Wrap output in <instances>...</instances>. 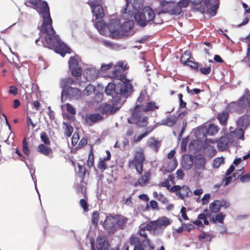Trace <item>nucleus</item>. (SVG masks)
I'll return each instance as SVG.
<instances>
[{
    "label": "nucleus",
    "instance_id": "nucleus-1",
    "mask_svg": "<svg viewBox=\"0 0 250 250\" xmlns=\"http://www.w3.org/2000/svg\"><path fill=\"white\" fill-rule=\"evenodd\" d=\"M126 69V63L124 62H120L115 65L111 78L120 80L117 84L109 83L105 89L106 95L111 96L113 99L112 105L103 104L100 107V111L103 114H112L119 110L125 101L132 91V86L129 80L125 78L124 73Z\"/></svg>",
    "mask_w": 250,
    "mask_h": 250
},
{
    "label": "nucleus",
    "instance_id": "nucleus-2",
    "mask_svg": "<svg viewBox=\"0 0 250 250\" xmlns=\"http://www.w3.org/2000/svg\"><path fill=\"white\" fill-rule=\"evenodd\" d=\"M25 4L36 10L42 19L41 28V36L45 34L44 40L41 43L45 47L55 48V52L64 57L66 53H70V49L62 42L52 27L49 8L46 2L42 0H26Z\"/></svg>",
    "mask_w": 250,
    "mask_h": 250
},
{
    "label": "nucleus",
    "instance_id": "nucleus-3",
    "mask_svg": "<svg viewBox=\"0 0 250 250\" xmlns=\"http://www.w3.org/2000/svg\"><path fill=\"white\" fill-rule=\"evenodd\" d=\"M132 21L125 22L121 26L119 20L117 19H111L107 24V28L109 31V34L113 38H118L123 35V30L128 32L130 30L133 26Z\"/></svg>",
    "mask_w": 250,
    "mask_h": 250
},
{
    "label": "nucleus",
    "instance_id": "nucleus-4",
    "mask_svg": "<svg viewBox=\"0 0 250 250\" xmlns=\"http://www.w3.org/2000/svg\"><path fill=\"white\" fill-rule=\"evenodd\" d=\"M144 113L139 106H135L134 108L131 110L132 116L128 119V122L135 124L140 127L146 126L148 124L147 117L143 115Z\"/></svg>",
    "mask_w": 250,
    "mask_h": 250
},
{
    "label": "nucleus",
    "instance_id": "nucleus-5",
    "mask_svg": "<svg viewBox=\"0 0 250 250\" xmlns=\"http://www.w3.org/2000/svg\"><path fill=\"white\" fill-rule=\"evenodd\" d=\"M145 161V155L142 148L136 149L134 152V157L132 160L129 161L130 167H134L137 172L142 173L143 171V165Z\"/></svg>",
    "mask_w": 250,
    "mask_h": 250
},
{
    "label": "nucleus",
    "instance_id": "nucleus-6",
    "mask_svg": "<svg viewBox=\"0 0 250 250\" xmlns=\"http://www.w3.org/2000/svg\"><path fill=\"white\" fill-rule=\"evenodd\" d=\"M170 220L166 217L163 216L154 221H151L146 226L147 230L153 231L154 233H159L163 230V228H166L170 224Z\"/></svg>",
    "mask_w": 250,
    "mask_h": 250
},
{
    "label": "nucleus",
    "instance_id": "nucleus-7",
    "mask_svg": "<svg viewBox=\"0 0 250 250\" xmlns=\"http://www.w3.org/2000/svg\"><path fill=\"white\" fill-rule=\"evenodd\" d=\"M250 95L246 93L241 98H240L237 102H233L229 105V108L232 111L241 112L242 109L244 108L248 104L250 100Z\"/></svg>",
    "mask_w": 250,
    "mask_h": 250
},
{
    "label": "nucleus",
    "instance_id": "nucleus-8",
    "mask_svg": "<svg viewBox=\"0 0 250 250\" xmlns=\"http://www.w3.org/2000/svg\"><path fill=\"white\" fill-rule=\"evenodd\" d=\"M103 1L104 0H95L88 2L92 9L93 16L96 18V19L102 18L104 15V9L102 6Z\"/></svg>",
    "mask_w": 250,
    "mask_h": 250
},
{
    "label": "nucleus",
    "instance_id": "nucleus-9",
    "mask_svg": "<svg viewBox=\"0 0 250 250\" xmlns=\"http://www.w3.org/2000/svg\"><path fill=\"white\" fill-rule=\"evenodd\" d=\"M61 94V100L63 102L68 96L71 99H79L81 97L82 92L77 88L69 87L67 89H62Z\"/></svg>",
    "mask_w": 250,
    "mask_h": 250
},
{
    "label": "nucleus",
    "instance_id": "nucleus-10",
    "mask_svg": "<svg viewBox=\"0 0 250 250\" xmlns=\"http://www.w3.org/2000/svg\"><path fill=\"white\" fill-rule=\"evenodd\" d=\"M145 21H148L149 22L152 21L155 18V13L153 10L148 7H145L142 11V12H136L134 14L135 20H137L143 24V22H141L140 19L142 17H144Z\"/></svg>",
    "mask_w": 250,
    "mask_h": 250
},
{
    "label": "nucleus",
    "instance_id": "nucleus-11",
    "mask_svg": "<svg viewBox=\"0 0 250 250\" xmlns=\"http://www.w3.org/2000/svg\"><path fill=\"white\" fill-rule=\"evenodd\" d=\"M69 67L71 72V74L77 77L80 76L82 72V69L80 66L77 55L71 57L69 61Z\"/></svg>",
    "mask_w": 250,
    "mask_h": 250
},
{
    "label": "nucleus",
    "instance_id": "nucleus-12",
    "mask_svg": "<svg viewBox=\"0 0 250 250\" xmlns=\"http://www.w3.org/2000/svg\"><path fill=\"white\" fill-rule=\"evenodd\" d=\"M234 143L233 136L231 134H227L220 138L217 143V146L220 150H224L229 146L233 145Z\"/></svg>",
    "mask_w": 250,
    "mask_h": 250
},
{
    "label": "nucleus",
    "instance_id": "nucleus-13",
    "mask_svg": "<svg viewBox=\"0 0 250 250\" xmlns=\"http://www.w3.org/2000/svg\"><path fill=\"white\" fill-rule=\"evenodd\" d=\"M117 222V216L109 215L106 216L103 226L104 229L113 232L115 230V227Z\"/></svg>",
    "mask_w": 250,
    "mask_h": 250
},
{
    "label": "nucleus",
    "instance_id": "nucleus-14",
    "mask_svg": "<svg viewBox=\"0 0 250 250\" xmlns=\"http://www.w3.org/2000/svg\"><path fill=\"white\" fill-rule=\"evenodd\" d=\"M234 170V167L233 165L230 166L229 169L226 172V175L227 176L226 180L225 185H228L231 182V181L234 180L239 178L240 175L244 172L243 167L239 169L236 172H234L232 174V176H229Z\"/></svg>",
    "mask_w": 250,
    "mask_h": 250
},
{
    "label": "nucleus",
    "instance_id": "nucleus-15",
    "mask_svg": "<svg viewBox=\"0 0 250 250\" xmlns=\"http://www.w3.org/2000/svg\"><path fill=\"white\" fill-rule=\"evenodd\" d=\"M99 74V70L92 67L86 68L83 73L85 79L89 81L95 80L98 78Z\"/></svg>",
    "mask_w": 250,
    "mask_h": 250
},
{
    "label": "nucleus",
    "instance_id": "nucleus-16",
    "mask_svg": "<svg viewBox=\"0 0 250 250\" xmlns=\"http://www.w3.org/2000/svg\"><path fill=\"white\" fill-rule=\"evenodd\" d=\"M103 119V117L99 113L86 114L83 117L85 123L89 125H92L95 123L102 121Z\"/></svg>",
    "mask_w": 250,
    "mask_h": 250
},
{
    "label": "nucleus",
    "instance_id": "nucleus-17",
    "mask_svg": "<svg viewBox=\"0 0 250 250\" xmlns=\"http://www.w3.org/2000/svg\"><path fill=\"white\" fill-rule=\"evenodd\" d=\"M110 246L104 235L98 236L96 240V248L98 250H108Z\"/></svg>",
    "mask_w": 250,
    "mask_h": 250
},
{
    "label": "nucleus",
    "instance_id": "nucleus-18",
    "mask_svg": "<svg viewBox=\"0 0 250 250\" xmlns=\"http://www.w3.org/2000/svg\"><path fill=\"white\" fill-rule=\"evenodd\" d=\"M172 4V1L161 0L160 1L159 9L157 11V14L160 15L162 13L169 14L170 10Z\"/></svg>",
    "mask_w": 250,
    "mask_h": 250
},
{
    "label": "nucleus",
    "instance_id": "nucleus-19",
    "mask_svg": "<svg viewBox=\"0 0 250 250\" xmlns=\"http://www.w3.org/2000/svg\"><path fill=\"white\" fill-rule=\"evenodd\" d=\"M134 14V11L130 7L128 0H126L125 7L121 11V17L125 20H129Z\"/></svg>",
    "mask_w": 250,
    "mask_h": 250
},
{
    "label": "nucleus",
    "instance_id": "nucleus-20",
    "mask_svg": "<svg viewBox=\"0 0 250 250\" xmlns=\"http://www.w3.org/2000/svg\"><path fill=\"white\" fill-rule=\"evenodd\" d=\"M154 246L151 244L148 239H145L142 243L135 246L133 250H154ZM125 250H129V247H127Z\"/></svg>",
    "mask_w": 250,
    "mask_h": 250
},
{
    "label": "nucleus",
    "instance_id": "nucleus-21",
    "mask_svg": "<svg viewBox=\"0 0 250 250\" xmlns=\"http://www.w3.org/2000/svg\"><path fill=\"white\" fill-rule=\"evenodd\" d=\"M151 177V173L149 171H146L144 172L143 175L140 177L138 181L134 184V186L137 187L140 185L141 186H145L147 185L149 182Z\"/></svg>",
    "mask_w": 250,
    "mask_h": 250
},
{
    "label": "nucleus",
    "instance_id": "nucleus-22",
    "mask_svg": "<svg viewBox=\"0 0 250 250\" xmlns=\"http://www.w3.org/2000/svg\"><path fill=\"white\" fill-rule=\"evenodd\" d=\"M206 160L202 155H198L196 157L194 165L197 170L203 171L205 169Z\"/></svg>",
    "mask_w": 250,
    "mask_h": 250
},
{
    "label": "nucleus",
    "instance_id": "nucleus-23",
    "mask_svg": "<svg viewBox=\"0 0 250 250\" xmlns=\"http://www.w3.org/2000/svg\"><path fill=\"white\" fill-rule=\"evenodd\" d=\"M95 26L99 33L102 35H107L108 32L106 30L107 25L103 20H100L95 23Z\"/></svg>",
    "mask_w": 250,
    "mask_h": 250
},
{
    "label": "nucleus",
    "instance_id": "nucleus-24",
    "mask_svg": "<svg viewBox=\"0 0 250 250\" xmlns=\"http://www.w3.org/2000/svg\"><path fill=\"white\" fill-rule=\"evenodd\" d=\"M136 106H139L141 108L142 111L143 112L153 111L159 108L158 106L157 105L156 103L154 102L147 103L146 105H144L143 104H137Z\"/></svg>",
    "mask_w": 250,
    "mask_h": 250
},
{
    "label": "nucleus",
    "instance_id": "nucleus-25",
    "mask_svg": "<svg viewBox=\"0 0 250 250\" xmlns=\"http://www.w3.org/2000/svg\"><path fill=\"white\" fill-rule=\"evenodd\" d=\"M147 146L151 149L157 152L160 147L161 143L160 141L156 140L154 138H149L147 142Z\"/></svg>",
    "mask_w": 250,
    "mask_h": 250
},
{
    "label": "nucleus",
    "instance_id": "nucleus-26",
    "mask_svg": "<svg viewBox=\"0 0 250 250\" xmlns=\"http://www.w3.org/2000/svg\"><path fill=\"white\" fill-rule=\"evenodd\" d=\"M182 167L186 169H189L193 164V159L188 156H184L182 161Z\"/></svg>",
    "mask_w": 250,
    "mask_h": 250
},
{
    "label": "nucleus",
    "instance_id": "nucleus-27",
    "mask_svg": "<svg viewBox=\"0 0 250 250\" xmlns=\"http://www.w3.org/2000/svg\"><path fill=\"white\" fill-rule=\"evenodd\" d=\"M37 151L44 156H48L52 152V149L44 144H40L37 147Z\"/></svg>",
    "mask_w": 250,
    "mask_h": 250
},
{
    "label": "nucleus",
    "instance_id": "nucleus-28",
    "mask_svg": "<svg viewBox=\"0 0 250 250\" xmlns=\"http://www.w3.org/2000/svg\"><path fill=\"white\" fill-rule=\"evenodd\" d=\"M176 121L177 119L176 117L170 116L162 120L160 123V125L168 126H172L176 124Z\"/></svg>",
    "mask_w": 250,
    "mask_h": 250
},
{
    "label": "nucleus",
    "instance_id": "nucleus-29",
    "mask_svg": "<svg viewBox=\"0 0 250 250\" xmlns=\"http://www.w3.org/2000/svg\"><path fill=\"white\" fill-rule=\"evenodd\" d=\"M107 157L104 158V159H100V160L98 164V167L101 169L102 171L104 170L106 168L105 161H108L110 159L111 154L109 150H106Z\"/></svg>",
    "mask_w": 250,
    "mask_h": 250
},
{
    "label": "nucleus",
    "instance_id": "nucleus-30",
    "mask_svg": "<svg viewBox=\"0 0 250 250\" xmlns=\"http://www.w3.org/2000/svg\"><path fill=\"white\" fill-rule=\"evenodd\" d=\"M155 128V126H149L146 128V131L143 134L138 136H135L133 138V142L137 143L140 142L143 138L146 137L149 133H150Z\"/></svg>",
    "mask_w": 250,
    "mask_h": 250
},
{
    "label": "nucleus",
    "instance_id": "nucleus-31",
    "mask_svg": "<svg viewBox=\"0 0 250 250\" xmlns=\"http://www.w3.org/2000/svg\"><path fill=\"white\" fill-rule=\"evenodd\" d=\"M222 207V204L220 200H215L209 205V208L212 212H218Z\"/></svg>",
    "mask_w": 250,
    "mask_h": 250
},
{
    "label": "nucleus",
    "instance_id": "nucleus-32",
    "mask_svg": "<svg viewBox=\"0 0 250 250\" xmlns=\"http://www.w3.org/2000/svg\"><path fill=\"white\" fill-rule=\"evenodd\" d=\"M189 191L190 190L188 187L186 186L181 187L180 190L177 193V196L181 199H184L185 197L188 196Z\"/></svg>",
    "mask_w": 250,
    "mask_h": 250
},
{
    "label": "nucleus",
    "instance_id": "nucleus-33",
    "mask_svg": "<svg viewBox=\"0 0 250 250\" xmlns=\"http://www.w3.org/2000/svg\"><path fill=\"white\" fill-rule=\"evenodd\" d=\"M230 134H231L233 136V135H234V137L233 136V137L234 138V139H240L242 140H244V131L242 129H241V128L236 129L233 131H232L231 128L230 127Z\"/></svg>",
    "mask_w": 250,
    "mask_h": 250
},
{
    "label": "nucleus",
    "instance_id": "nucleus-34",
    "mask_svg": "<svg viewBox=\"0 0 250 250\" xmlns=\"http://www.w3.org/2000/svg\"><path fill=\"white\" fill-rule=\"evenodd\" d=\"M129 4L133 10H139L143 7V3L141 0H131Z\"/></svg>",
    "mask_w": 250,
    "mask_h": 250
},
{
    "label": "nucleus",
    "instance_id": "nucleus-35",
    "mask_svg": "<svg viewBox=\"0 0 250 250\" xmlns=\"http://www.w3.org/2000/svg\"><path fill=\"white\" fill-rule=\"evenodd\" d=\"M153 197L155 198L162 203L163 204H166L168 202V200L166 198L162 193H158L156 191L153 193Z\"/></svg>",
    "mask_w": 250,
    "mask_h": 250
},
{
    "label": "nucleus",
    "instance_id": "nucleus-36",
    "mask_svg": "<svg viewBox=\"0 0 250 250\" xmlns=\"http://www.w3.org/2000/svg\"><path fill=\"white\" fill-rule=\"evenodd\" d=\"M225 215L222 212L217 214L215 216H213L211 217L210 222L215 224L216 221H218L220 223H223Z\"/></svg>",
    "mask_w": 250,
    "mask_h": 250
},
{
    "label": "nucleus",
    "instance_id": "nucleus-37",
    "mask_svg": "<svg viewBox=\"0 0 250 250\" xmlns=\"http://www.w3.org/2000/svg\"><path fill=\"white\" fill-rule=\"evenodd\" d=\"M63 128L65 130V134L67 137H70L73 132V127L67 122H63Z\"/></svg>",
    "mask_w": 250,
    "mask_h": 250
},
{
    "label": "nucleus",
    "instance_id": "nucleus-38",
    "mask_svg": "<svg viewBox=\"0 0 250 250\" xmlns=\"http://www.w3.org/2000/svg\"><path fill=\"white\" fill-rule=\"evenodd\" d=\"M190 2L189 0H179L177 2L178 7H177V11L178 12L179 11H182V8H186L189 3Z\"/></svg>",
    "mask_w": 250,
    "mask_h": 250
},
{
    "label": "nucleus",
    "instance_id": "nucleus-39",
    "mask_svg": "<svg viewBox=\"0 0 250 250\" xmlns=\"http://www.w3.org/2000/svg\"><path fill=\"white\" fill-rule=\"evenodd\" d=\"M228 117V114L227 112H223L218 115L217 119L219 121L220 124L223 125H225L227 123Z\"/></svg>",
    "mask_w": 250,
    "mask_h": 250
},
{
    "label": "nucleus",
    "instance_id": "nucleus-40",
    "mask_svg": "<svg viewBox=\"0 0 250 250\" xmlns=\"http://www.w3.org/2000/svg\"><path fill=\"white\" fill-rule=\"evenodd\" d=\"M219 127L214 125H210L208 129V134L213 136L217 133L219 130Z\"/></svg>",
    "mask_w": 250,
    "mask_h": 250
},
{
    "label": "nucleus",
    "instance_id": "nucleus-41",
    "mask_svg": "<svg viewBox=\"0 0 250 250\" xmlns=\"http://www.w3.org/2000/svg\"><path fill=\"white\" fill-rule=\"evenodd\" d=\"M117 220L118 222L117 225H118L120 228L123 229V227L127 223L128 219L125 217L117 216Z\"/></svg>",
    "mask_w": 250,
    "mask_h": 250
},
{
    "label": "nucleus",
    "instance_id": "nucleus-42",
    "mask_svg": "<svg viewBox=\"0 0 250 250\" xmlns=\"http://www.w3.org/2000/svg\"><path fill=\"white\" fill-rule=\"evenodd\" d=\"M178 7V4L176 2L172 1V4L171 5L169 14L172 15L178 16L182 12L181 11H179L178 12L176 11L177 7Z\"/></svg>",
    "mask_w": 250,
    "mask_h": 250
},
{
    "label": "nucleus",
    "instance_id": "nucleus-43",
    "mask_svg": "<svg viewBox=\"0 0 250 250\" xmlns=\"http://www.w3.org/2000/svg\"><path fill=\"white\" fill-rule=\"evenodd\" d=\"M190 57V53L189 51H185L184 53L182 54L181 58V62L185 64H186L187 62H188L189 61V59Z\"/></svg>",
    "mask_w": 250,
    "mask_h": 250
},
{
    "label": "nucleus",
    "instance_id": "nucleus-44",
    "mask_svg": "<svg viewBox=\"0 0 250 250\" xmlns=\"http://www.w3.org/2000/svg\"><path fill=\"white\" fill-rule=\"evenodd\" d=\"M95 88L92 84H88L84 89L83 93L86 96H89L95 92Z\"/></svg>",
    "mask_w": 250,
    "mask_h": 250
},
{
    "label": "nucleus",
    "instance_id": "nucleus-45",
    "mask_svg": "<svg viewBox=\"0 0 250 250\" xmlns=\"http://www.w3.org/2000/svg\"><path fill=\"white\" fill-rule=\"evenodd\" d=\"M199 239L201 241L205 242L209 241L212 239V237L210 235L203 232L199 236Z\"/></svg>",
    "mask_w": 250,
    "mask_h": 250
},
{
    "label": "nucleus",
    "instance_id": "nucleus-46",
    "mask_svg": "<svg viewBox=\"0 0 250 250\" xmlns=\"http://www.w3.org/2000/svg\"><path fill=\"white\" fill-rule=\"evenodd\" d=\"M218 8V4H214L211 5V7L208 8L207 12L211 16H214L215 15L216 11Z\"/></svg>",
    "mask_w": 250,
    "mask_h": 250
},
{
    "label": "nucleus",
    "instance_id": "nucleus-47",
    "mask_svg": "<svg viewBox=\"0 0 250 250\" xmlns=\"http://www.w3.org/2000/svg\"><path fill=\"white\" fill-rule=\"evenodd\" d=\"M224 163L223 157H218L213 161V166L214 168H218Z\"/></svg>",
    "mask_w": 250,
    "mask_h": 250
},
{
    "label": "nucleus",
    "instance_id": "nucleus-48",
    "mask_svg": "<svg viewBox=\"0 0 250 250\" xmlns=\"http://www.w3.org/2000/svg\"><path fill=\"white\" fill-rule=\"evenodd\" d=\"M100 219L99 213L97 211H94L92 215V223L96 226L99 222Z\"/></svg>",
    "mask_w": 250,
    "mask_h": 250
},
{
    "label": "nucleus",
    "instance_id": "nucleus-49",
    "mask_svg": "<svg viewBox=\"0 0 250 250\" xmlns=\"http://www.w3.org/2000/svg\"><path fill=\"white\" fill-rule=\"evenodd\" d=\"M41 139L44 144L49 145L50 143V139L45 132H42L41 134Z\"/></svg>",
    "mask_w": 250,
    "mask_h": 250
},
{
    "label": "nucleus",
    "instance_id": "nucleus-50",
    "mask_svg": "<svg viewBox=\"0 0 250 250\" xmlns=\"http://www.w3.org/2000/svg\"><path fill=\"white\" fill-rule=\"evenodd\" d=\"M23 152L27 155L29 156L30 154V151L28 148V144L26 141V139L24 138L23 141V146H22Z\"/></svg>",
    "mask_w": 250,
    "mask_h": 250
},
{
    "label": "nucleus",
    "instance_id": "nucleus-51",
    "mask_svg": "<svg viewBox=\"0 0 250 250\" xmlns=\"http://www.w3.org/2000/svg\"><path fill=\"white\" fill-rule=\"evenodd\" d=\"M94 154L92 153H90L89 155L88 159L87 161V165L88 166V167H92L94 165Z\"/></svg>",
    "mask_w": 250,
    "mask_h": 250
},
{
    "label": "nucleus",
    "instance_id": "nucleus-52",
    "mask_svg": "<svg viewBox=\"0 0 250 250\" xmlns=\"http://www.w3.org/2000/svg\"><path fill=\"white\" fill-rule=\"evenodd\" d=\"M219 0H204L205 4L208 7L214 4H218Z\"/></svg>",
    "mask_w": 250,
    "mask_h": 250
},
{
    "label": "nucleus",
    "instance_id": "nucleus-53",
    "mask_svg": "<svg viewBox=\"0 0 250 250\" xmlns=\"http://www.w3.org/2000/svg\"><path fill=\"white\" fill-rule=\"evenodd\" d=\"M67 111L71 114H75L76 113V110L75 108L69 104H66L65 105Z\"/></svg>",
    "mask_w": 250,
    "mask_h": 250
},
{
    "label": "nucleus",
    "instance_id": "nucleus-54",
    "mask_svg": "<svg viewBox=\"0 0 250 250\" xmlns=\"http://www.w3.org/2000/svg\"><path fill=\"white\" fill-rule=\"evenodd\" d=\"M103 98V94L100 92H97L94 96V100L96 102H102Z\"/></svg>",
    "mask_w": 250,
    "mask_h": 250
},
{
    "label": "nucleus",
    "instance_id": "nucleus-55",
    "mask_svg": "<svg viewBox=\"0 0 250 250\" xmlns=\"http://www.w3.org/2000/svg\"><path fill=\"white\" fill-rule=\"evenodd\" d=\"M240 180L242 183L250 182V174H246L240 177Z\"/></svg>",
    "mask_w": 250,
    "mask_h": 250
},
{
    "label": "nucleus",
    "instance_id": "nucleus-56",
    "mask_svg": "<svg viewBox=\"0 0 250 250\" xmlns=\"http://www.w3.org/2000/svg\"><path fill=\"white\" fill-rule=\"evenodd\" d=\"M210 194L208 193V194H205L201 199L202 204L206 205V204H208V203L209 202V200L210 199Z\"/></svg>",
    "mask_w": 250,
    "mask_h": 250
},
{
    "label": "nucleus",
    "instance_id": "nucleus-57",
    "mask_svg": "<svg viewBox=\"0 0 250 250\" xmlns=\"http://www.w3.org/2000/svg\"><path fill=\"white\" fill-rule=\"evenodd\" d=\"M138 242H139V239L138 238H137L136 237L132 236L130 238V243L131 246H133V247H134L133 249H134L135 246H137V245H136V244ZM139 244H140V243L137 244V245H138Z\"/></svg>",
    "mask_w": 250,
    "mask_h": 250
},
{
    "label": "nucleus",
    "instance_id": "nucleus-58",
    "mask_svg": "<svg viewBox=\"0 0 250 250\" xmlns=\"http://www.w3.org/2000/svg\"><path fill=\"white\" fill-rule=\"evenodd\" d=\"M79 139V135L78 133L75 132L73 134L72 137V144L73 145H76Z\"/></svg>",
    "mask_w": 250,
    "mask_h": 250
},
{
    "label": "nucleus",
    "instance_id": "nucleus-59",
    "mask_svg": "<svg viewBox=\"0 0 250 250\" xmlns=\"http://www.w3.org/2000/svg\"><path fill=\"white\" fill-rule=\"evenodd\" d=\"M198 219L199 220H203L204 224L206 225H208L209 224L208 221L206 218V215L205 213L200 214L198 215Z\"/></svg>",
    "mask_w": 250,
    "mask_h": 250
},
{
    "label": "nucleus",
    "instance_id": "nucleus-60",
    "mask_svg": "<svg viewBox=\"0 0 250 250\" xmlns=\"http://www.w3.org/2000/svg\"><path fill=\"white\" fill-rule=\"evenodd\" d=\"M69 85L68 82L67 81V79H62L60 83V86L62 89H66V87Z\"/></svg>",
    "mask_w": 250,
    "mask_h": 250
},
{
    "label": "nucleus",
    "instance_id": "nucleus-61",
    "mask_svg": "<svg viewBox=\"0 0 250 250\" xmlns=\"http://www.w3.org/2000/svg\"><path fill=\"white\" fill-rule=\"evenodd\" d=\"M180 186H174L171 188H170L169 191L172 192H175L176 195L177 196V193H178L179 190H180Z\"/></svg>",
    "mask_w": 250,
    "mask_h": 250
},
{
    "label": "nucleus",
    "instance_id": "nucleus-62",
    "mask_svg": "<svg viewBox=\"0 0 250 250\" xmlns=\"http://www.w3.org/2000/svg\"><path fill=\"white\" fill-rule=\"evenodd\" d=\"M200 71L205 75L208 74L211 71V67H207L206 68L202 67L200 68Z\"/></svg>",
    "mask_w": 250,
    "mask_h": 250
},
{
    "label": "nucleus",
    "instance_id": "nucleus-63",
    "mask_svg": "<svg viewBox=\"0 0 250 250\" xmlns=\"http://www.w3.org/2000/svg\"><path fill=\"white\" fill-rule=\"evenodd\" d=\"M160 186L166 187L168 190H169L170 188V185H169V182L168 180H166L162 182L160 185Z\"/></svg>",
    "mask_w": 250,
    "mask_h": 250
},
{
    "label": "nucleus",
    "instance_id": "nucleus-64",
    "mask_svg": "<svg viewBox=\"0 0 250 250\" xmlns=\"http://www.w3.org/2000/svg\"><path fill=\"white\" fill-rule=\"evenodd\" d=\"M80 204L84 211H86L87 210V204L85 200L81 199L80 201Z\"/></svg>",
    "mask_w": 250,
    "mask_h": 250
}]
</instances>
